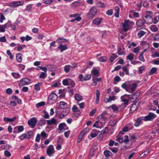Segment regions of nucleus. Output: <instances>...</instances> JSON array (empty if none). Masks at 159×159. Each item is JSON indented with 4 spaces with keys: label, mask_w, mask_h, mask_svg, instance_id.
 <instances>
[{
    "label": "nucleus",
    "mask_w": 159,
    "mask_h": 159,
    "mask_svg": "<svg viewBox=\"0 0 159 159\" xmlns=\"http://www.w3.org/2000/svg\"><path fill=\"white\" fill-rule=\"evenodd\" d=\"M98 11V8L96 6L92 7L90 9L89 12L87 14V16L89 19H92L97 14Z\"/></svg>",
    "instance_id": "obj_1"
},
{
    "label": "nucleus",
    "mask_w": 159,
    "mask_h": 159,
    "mask_svg": "<svg viewBox=\"0 0 159 159\" xmlns=\"http://www.w3.org/2000/svg\"><path fill=\"white\" fill-rule=\"evenodd\" d=\"M157 115L153 113L149 112L148 115L145 116L143 120L145 121H152L153 119L156 118Z\"/></svg>",
    "instance_id": "obj_2"
},
{
    "label": "nucleus",
    "mask_w": 159,
    "mask_h": 159,
    "mask_svg": "<svg viewBox=\"0 0 159 159\" xmlns=\"http://www.w3.org/2000/svg\"><path fill=\"white\" fill-rule=\"evenodd\" d=\"M121 136H118V135L117 136L116 138H117L118 141L120 143H122L123 142L125 144L127 143L129 141L128 136L127 135L125 136V139H123V138L121 137Z\"/></svg>",
    "instance_id": "obj_3"
},
{
    "label": "nucleus",
    "mask_w": 159,
    "mask_h": 159,
    "mask_svg": "<svg viewBox=\"0 0 159 159\" xmlns=\"http://www.w3.org/2000/svg\"><path fill=\"white\" fill-rule=\"evenodd\" d=\"M58 98L57 95L55 93H52L49 96L48 100L51 103L55 102Z\"/></svg>",
    "instance_id": "obj_4"
},
{
    "label": "nucleus",
    "mask_w": 159,
    "mask_h": 159,
    "mask_svg": "<svg viewBox=\"0 0 159 159\" xmlns=\"http://www.w3.org/2000/svg\"><path fill=\"white\" fill-rule=\"evenodd\" d=\"M37 122V120L36 118L34 117L29 120L28 121V124L31 126L32 128H34L36 126Z\"/></svg>",
    "instance_id": "obj_5"
},
{
    "label": "nucleus",
    "mask_w": 159,
    "mask_h": 159,
    "mask_svg": "<svg viewBox=\"0 0 159 159\" xmlns=\"http://www.w3.org/2000/svg\"><path fill=\"white\" fill-rule=\"evenodd\" d=\"M129 20H125L124 22H122L121 25L122 27L123 30L124 31H126L128 30L129 28Z\"/></svg>",
    "instance_id": "obj_6"
},
{
    "label": "nucleus",
    "mask_w": 159,
    "mask_h": 159,
    "mask_svg": "<svg viewBox=\"0 0 159 159\" xmlns=\"http://www.w3.org/2000/svg\"><path fill=\"white\" fill-rule=\"evenodd\" d=\"M24 4V2L23 1L14 2L10 3L9 6L12 8H14L23 5Z\"/></svg>",
    "instance_id": "obj_7"
},
{
    "label": "nucleus",
    "mask_w": 159,
    "mask_h": 159,
    "mask_svg": "<svg viewBox=\"0 0 159 159\" xmlns=\"http://www.w3.org/2000/svg\"><path fill=\"white\" fill-rule=\"evenodd\" d=\"M46 152L49 157L51 156L52 154L54 153L55 151L52 145H50L48 147Z\"/></svg>",
    "instance_id": "obj_8"
},
{
    "label": "nucleus",
    "mask_w": 159,
    "mask_h": 159,
    "mask_svg": "<svg viewBox=\"0 0 159 159\" xmlns=\"http://www.w3.org/2000/svg\"><path fill=\"white\" fill-rule=\"evenodd\" d=\"M138 83H135L133 82H131L130 83V93L135 91L137 89Z\"/></svg>",
    "instance_id": "obj_9"
},
{
    "label": "nucleus",
    "mask_w": 159,
    "mask_h": 159,
    "mask_svg": "<svg viewBox=\"0 0 159 159\" xmlns=\"http://www.w3.org/2000/svg\"><path fill=\"white\" fill-rule=\"evenodd\" d=\"M139 94L140 91L137 90L135 93L132 95L131 97H130V101L132 102H134L138 98Z\"/></svg>",
    "instance_id": "obj_10"
},
{
    "label": "nucleus",
    "mask_w": 159,
    "mask_h": 159,
    "mask_svg": "<svg viewBox=\"0 0 159 159\" xmlns=\"http://www.w3.org/2000/svg\"><path fill=\"white\" fill-rule=\"evenodd\" d=\"M139 14L133 10L130 11V18H138L139 17Z\"/></svg>",
    "instance_id": "obj_11"
},
{
    "label": "nucleus",
    "mask_w": 159,
    "mask_h": 159,
    "mask_svg": "<svg viewBox=\"0 0 159 159\" xmlns=\"http://www.w3.org/2000/svg\"><path fill=\"white\" fill-rule=\"evenodd\" d=\"M86 132V131L85 130H83L82 131H81L80 134L79 135L78 139L77 140V142L80 143V142L83 137L85 133Z\"/></svg>",
    "instance_id": "obj_12"
},
{
    "label": "nucleus",
    "mask_w": 159,
    "mask_h": 159,
    "mask_svg": "<svg viewBox=\"0 0 159 159\" xmlns=\"http://www.w3.org/2000/svg\"><path fill=\"white\" fill-rule=\"evenodd\" d=\"M58 127L60 131L67 129L68 128L66 124L64 123H60Z\"/></svg>",
    "instance_id": "obj_13"
},
{
    "label": "nucleus",
    "mask_w": 159,
    "mask_h": 159,
    "mask_svg": "<svg viewBox=\"0 0 159 159\" xmlns=\"http://www.w3.org/2000/svg\"><path fill=\"white\" fill-rule=\"evenodd\" d=\"M47 122L48 125H57V120L54 118H52L51 120H47Z\"/></svg>",
    "instance_id": "obj_14"
},
{
    "label": "nucleus",
    "mask_w": 159,
    "mask_h": 159,
    "mask_svg": "<svg viewBox=\"0 0 159 159\" xmlns=\"http://www.w3.org/2000/svg\"><path fill=\"white\" fill-rule=\"evenodd\" d=\"M102 20V19L101 18H96L93 20V23L94 25H98L100 24Z\"/></svg>",
    "instance_id": "obj_15"
},
{
    "label": "nucleus",
    "mask_w": 159,
    "mask_h": 159,
    "mask_svg": "<svg viewBox=\"0 0 159 159\" xmlns=\"http://www.w3.org/2000/svg\"><path fill=\"white\" fill-rule=\"evenodd\" d=\"M69 107L67 104L63 101H61L60 102V108L61 109H65Z\"/></svg>",
    "instance_id": "obj_16"
},
{
    "label": "nucleus",
    "mask_w": 159,
    "mask_h": 159,
    "mask_svg": "<svg viewBox=\"0 0 159 159\" xmlns=\"http://www.w3.org/2000/svg\"><path fill=\"white\" fill-rule=\"evenodd\" d=\"M128 131V127L127 126H125L122 129V131H120L118 133V136H122L125 134V132Z\"/></svg>",
    "instance_id": "obj_17"
},
{
    "label": "nucleus",
    "mask_w": 159,
    "mask_h": 159,
    "mask_svg": "<svg viewBox=\"0 0 159 159\" xmlns=\"http://www.w3.org/2000/svg\"><path fill=\"white\" fill-rule=\"evenodd\" d=\"M16 119V117L15 116L12 118H9L4 117L3 118V120L5 122H12L15 121Z\"/></svg>",
    "instance_id": "obj_18"
},
{
    "label": "nucleus",
    "mask_w": 159,
    "mask_h": 159,
    "mask_svg": "<svg viewBox=\"0 0 159 159\" xmlns=\"http://www.w3.org/2000/svg\"><path fill=\"white\" fill-rule=\"evenodd\" d=\"M59 94H61L59 96V98H64L65 97V94L66 92L65 89L63 90L60 89L59 90Z\"/></svg>",
    "instance_id": "obj_19"
},
{
    "label": "nucleus",
    "mask_w": 159,
    "mask_h": 159,
    "mask_svg": "<svg viewBox=\"0 0 159 159\" xmlns=\"http://www.w3.org/2000/svg\"><path fill=\"white\" fill-rule=\"evenodd\" d=\"M150 29L153 32H156L158 30V28L156 25H152L149 27Z\"/></svg>",
    "instance_id": "obj_20"
},
{
    "label": "nucleus",
    "mask_w": 159,
    "mask_h": 159,
    "mask_svg": "<svg viewBox=\"0 0 159 159\" xmlns=\"http://www.w3.org/2000/svg\"><path fill=\"white\" fill-rule=\"evenodd\" d=\"M58 48L61 50V52H62L64 50L67 49V48L66 45H63L62 44H60L58 47Z\"/></svg>",
    "instance_id": "obj_21"
},
{
    "label": "nucleus",
    "mask_w": 159,
    "mask_h": 159,
    "mask_svg": "<svg viewBox=\"0 0 159 159\" xmlns=\"http://www.w3.org/2000/svg\"><path fill=\"white\" fill-rule=\"evenodd\" d=\"M100 95V93L99 91L98 90H97L96 93V99L95 101V103L96 104H98L99 102V97Z\"/></svg>",
    "instance_id": "obj_22"
},
{
    "label": "nucleus",
    "mask_w": 159,
    "mask_h": 159,
    "mask_svg": "<svg viewBox=\"0 0 159 159\" xmlns=\"http://www.w3.org/2000/svg\"><path fill=\"white\" fill-rule=\"evenodd\" d=\"M56 41L58 43H60L67 42L68 41V40L66 39L60 37L57 39Z\"/></svg>",
    "instance_id": "obj_23"
},
{
    "label": "nucleus",
    "mask_w": 159,
    "mask_h": 159,
    "mask_svg": "<svg viewBox=\"0 0 159 159\" xmlns=\"http://www.w3.org/2000/svg\"><path fill=\"white\" fill-rule=\"evenodd\" d=\"M137 106L136 103H134L131 106L130 109V113L133 112L136 109Z\"/></svg>",
    "instance_id": "obj_24"
},
{
    "label": "nucleus",
    "mask_w": 159,
    "mask_h": 159,
    "mask_svg": "<svg viewBox=\"0 0 159 159\" xmlns=\"http://www.w3.org/2000/svg\"><path fill=\"white\" fill-rule=\"evenodd\" d=\"M22 54L20 53L17 54L16 55V57L17 61L19 62H21L22 61Z\"/></svg>",
    "instance_id": "obj_25"
},
{
    "label": "nucleus",
    "mask_w": 159,
    "mask_h": 159,
    "mask_svg": "<svg viewBox=\"0 0 159 159\" xmlns=\"http://www.w3.org/2000/svg\"><path fill=\"white\" fill-rule=\"evenodd\" d=\"M118 57V56L114 53L111 54V55L110 56V58L109 60L111 62H112L114 60Z\"/></svg>",
    "instance_id": "obj_26"
},
{
    "label": "nucleus",
    "mask_w": 159,
    "mask_h": 159,
    "mask_svg": "<svg viewBox=\"0 0 159 159\" xmlns=\"http://www.w3.org/2000/svg\"><path fill=\"white\" fill-rule=\"evenodd\" d=\"M124 97V96H121L120 98L121 99V101L124 103V104L125 105H128L129 99H125Z\"/></svg>",
    "instance_id": "obj_27"
},
{
    "label": "nucleus",
    "mask_w": 159,
    "mask_h": 159,
    "mask_svg": "<svg viewBox=\"0 0 159 159\" xmlns=\"http://www.w3.org/2000/svg\"><path fill=\"white\" fill-rule=\"evenodd\" d=\"M74 98L77 101H80L82 99V96L78 94H76L75 95Z\"/></svg>",
    "instance_id": "obj_28"
},
{
    "label": "nucleus",
    "mask_w": 159,
    "mask_h": 159,
    "mask_svg": "<svg viewBox=\"0 0 159 159\" xmlns=\"http://www.w3.org/2000/svg\"><path fill=\"white\" fill-rule=\"evenodd\" d=\"M91 73L96 76H99V71L95 69H93L91 71Z\"/></svg>",
    "instance_id": "obj_29"
},
{
    "label": "nucleus",
    "mask_w": 159,
    "mask_h": 159,
    "mask_svg": "<svg viewBox=\"0 0 159 159\" xmlns=\"http://www.w3.org/2000/svg\"><path fill=\"white\" fill-rule=\"evenodd\" d=\"M26 138L27 139H30L32 136L33 135V132L32 131H30L27 132L26 134Z\"/></svg>",
    "instance_id": "obj_30"
},
{
    "label": "nucleus",
    "mask_w": 159,
    "mask_h": 159,
    "mask_svg": "<svg viewBox=\"0 0 159 159\" xmlns=\"http://www.w3.org/2000/svg\"><path fill=\"white\" fill-rule=\"evenodd\" d=\"M42 85L41 82L38 83L34 85V89L36 91H39L40 90V86Z\"/></svg>",
    "instance_id": "obj_31"
},
{
    "label": "nucleus",
    "mask_w": 159,
    "mask_h": 159,
    "mask_svg": "<svg viewBox=\"0 0 159 159\" xmlns=\"http://www.w3.org/2000/svg\"><path fill=\"white\" fill-rule=\"evenodd\" d=\"M81 3L79 1H75L72 4V7H77L78 6H80L81 5Z\"/></svg>",
    "instance_id": "obj_32"
},
{
    "label": "nucleus",
    "mask_w": 159,
    "mask_h": 159,
    "mask_svg": "<svg viewBox=\"0 0 159 159\" xmlns=\"http://www.w3.org/2000/svg\"><path fill=\"white\" fill-rule=\"evenodd\" d=\"M71 68V66L70 65H67L65 66L64 67V70L66 73H68L70 71Z\"/></svg>",
    "instance_id": "obj_33"
},
{
    "label": "nucleus",
    "mask_w": 159,
    "mask_h": 159,
    "mask_svg": "<svg viewBox=\"0 0 159 159\" xmlns=\"http://www.w3.org/2000/svg\"><path fill=\"white\" fill-rule=\"evenodd\" d=\"M98 118L99 120H100L102 121H105L107 119V117H105V116H103L102 115H100L98 116Z\"/></svg>",
    "instance_id": "obj_34"
},
{
    "label": "nucleus",
    "mask_w": 159,
    "mask_h": 159,
    "mask_svg": "<svg viewBox=\"0 0 159 159\" xmlns=\"http://www.w3.org/2000/svg\"><path fill=\"white\" fill-rule=\"evenodd\" d=\"M142 122V119L140 118H138L136 121L134 123V125L136 126H138L140 125V123Z\"/></svg>",
    "instance_id": "obj_35"
},
{
    "label": "nucleus",
    "mask_w": 159,
    "mask_h": 159,
    "mask_svg": "<svg viewBox=\"0 0 159 159\" xmlns=\"http://www.w3.org/2000/svg\"><path fill=\"white\" fill-rule=\"evenodd\" d=\"M93 131L94 132H96L94 133H92L90 134V136L92 138H93L96 137L98 134L99 133V131L98 130H97L95 129H93Z\"/></svg>",
    "instance_id": "obj_36"
},
{
    "label": "nucleus",
    "mask_w": 159,
    "mask_h": 159,
    "mask_svg": "<svg viewBox=\"0 0 159 159\" xmlns=\"http://www.w3.org/2000/svg\"><path fill=\"white\" fill-rule=\"evenodd\" d=\"M145 23H146L144 21H143L142 20H139L136 23V25H137L139 26H141L143 25Z\"/></svg>",
    "instance_id": "obj_37"
},
{
    "label": "nucleus",
    "mask_w": 159,
    "mask_h": 159,
    "mask_svg": "<svg viewBox=\"0 0 159 159\" xmlns=\"http://www.w3.org/2000/svg\"><path fill=\"white\" fill-rule=\"evenodd\" d=\"M11 75L15 78L16 79L19 78L20 76V75L19 73L16 72L12 73Z\"/></svg>",
    "instance_id": "obj_38"
},
{
    "label": "nucleus",
    "mask_w": 159,
    "mask_h": 159,
    "mask_svg": "<svg viewBox=\"0 0 159 159\" xmlns=\"http://www.w3.org/2000/svg\"><path fill=\"white\" fill-rule=\"evenodd\" d=\"M45 124V120L44 119H41L39 121L38 123V125L39 126H42L43 125H44Z\"/></svg>",
    "instance_id": "obj_39"
},
{
    "label": "nucleus",
    "mask_w": 159,
    "mask_h": 159,
    "mask_svg": "<svg viewBox=\"0 0 159 159\" xmlns=\"http://www.w3.org/2000/svg\"><path fill=\"white\" fill-rule=\"evenodd\" d=\"M146 34V32L143 30H140L138 34V36L139 38H141Z\"/></svg>",
    "instance_id": "obj_40"
},
{
    "label": "nucleus",
    "mask_w": 159,
    "mask_h": 159,
    "mask_svg": "<svg viewBox=\"0 0 159 159\" xmlns=\"http://www.w3.org/2000/svg\"><path fill=\"white\" fill-rule=\"evenodd\" d=\"M104 154L106 156V157H108L111 156V152L109 150H106L104 152Z\"/></svg>",
    "instance_id": "obj_41"
},
{
    "label": "nucleus",
    "mask_w": 159,
    "mask_h": 159,
    "mask_svg": "<svg viewBox=\"0 0 159 159\" xmlns=\"http://www.w3.org/2000/svg\"><path fill=\"white\" fill-rule=\"evenodd\" d=\"M127 82L125 83L122 84L121 85L122 87L125 89L127 91H128L129 90L128 86L127 84Z\"/></svg>",
    "instance_id": "obj_42"
},
{
    "label": "nucleus",
    "mask_w": 159,
    "mask_h": 159,
    "mask_svg": "<svg viewBox=\"0 0 159 159\" xmlns=\"http://www.w3.org/2000/svg\"><path fill=\"white\" fill-rule=\"evenodd\" d=\"M91 75L90 74H86L84 77V81L90 80L91 79Z\"/></svg>",
    "instance_id": "obj_43"
},
{
    "label": "nucleus",
    "mask_w": 159,
    "mask_h": 159,
    "mask_svg": "<svg viewBox=\"0 0 159 159\" xmlns=\"http://www.w3.org/2000/svg\"><path fill=\"white\" fill-rule=\"evenodd\" d=\"M37 69L38 70H43L44 72H46L47 71V68L45 67L39 66L37 67Z\"/></svg>",
    "instance_id": "obj_44"
},
{
    "label": "nucleus",
    "mask_w": 159,
    "mask_h": 159,
    "mask_svg": "<svg viewBox=\"0 0 159 159\" xmlns=\"http://www.w3.org/2000/svg\"><path fill=\"white\" fill-rule=\"evenodd\" d=\"M143 53L141 52L139 57V60L143 62L145 61V59L143 57Z\"/></svg>",
    "instance_id": "obj_45"
},
{
    "label": "nucleus",
    "mask_w": 159,
    "mask_h": 159,
    "mask_svg": "<svg viewBox=\"0 0 159 159\" xmlns=\"http://www.w3.org/2000/svg\"><path fill=\"white\" fill-rule=\"evenodd\" d=\"M27 84L26 83L25 81L23 79H22L20 80V83L19 84V86H22L24 85H26Z\"/></svg>",
    "instance_id": "obj_46"
},
{
    "label": "nucleus",
    "mask_w": 159,
    "mask_h": 159,
    "mask_svg": "<svg viewBox=\"0 0 159 159\" xmlns=\"http://www.w3.org/2000/svg\"><path fill=\"white\" fill-rule=\"evenodd\" d=\"M75 83L74 81L70 79H68V85H70L74 87L75 86Z\"/></svg>",
    "instance_id": "obj_47"
},
{
    "label": "nucleus",
    "mask_w": 159,
    "mask_h": 159,
    "mask_svg": "<svg viewBox=\"0 0 159 159\" xmlns=\"http://www.w3.org/2000/svg\"><path fill=\"white\" fill-rule=\"evenodd\" d=\"M98 60L101 62H105L107 61V59L106 57L103 56L99 58Z\"/></svg>",
    "instance_id": "obj_48"
},
{
    "label": "nucleus",
    "mask_w": 159,
    "mask_h": 159,
    "mask_svg": "<svg viewBox=\"0 0 159 159\" xmlns=\"http://www.w3.org/2000/svg\"><path fill=\"white\" fill-rule=\"evenodd\" d=\"M151 19L150 18H148L147 19H144V21L146 22V23L147 24H150L152 23V19L151 16Z\"/></svg>",
    "instance_id": "obj_49"
},
{
    "label": "nucleus",
    "mask_w": 159,
    "mask_h": 159,
    "mask_svg": "<svg viewBox=\"0 0 159 159\" xmlns=\"http://www.w3.org/2000/svg\"><path fill=\"white\" fill-rule=\"evenodd\" d=\"M78 77L79 79V81L81 82H83L84 81V76L82 74H80L79 75Z\"/></svg>",
    "instance_id": "obj_50"
},
{
    "label": "nucleus",
    "mask_w": 159,
    "mask_h": 159,
    "mask_svg": "<svg viewBox=\"0 0 159 159\" xmlns=\"http://www.w3.org/2000/svg\"><path fill=\"white\" fill-rule=\"evenodd\" d=\"M68 111H67L66 114H63L62 112L61 113L59 116V118L60 119H61L66 116L68 114Z\"/></svg>",
    "instance_id": "obj_51"
},
{
    "label": "nucleus",
    "mask_w": 159,
    "mask_h": 159,
    "mask_svg": "<svg viewBox=\"0 0 159 159\" xmlns=\"http://www.w3.org/2000/svg\"><path fill=\"white\" fill-rule=\"evenodd\" d=\"M115 99V97L114 96H110L109 97V98L107 99V101L106 103H107L108 102H110L112 100H114Z\"/></svg>",
    "instance_id": "obj_52"
},
{
    "label": "nucleus",
    "mask_w": 159,
    "mask_h": 159,
    "mask_svg": "<svg viewBox=\"0 0 159 159\" xmlns=\"http://www.w3.org/2000/svg\"><path fill=\"white\" fill-rule=\"evenodd\" d=\"M152 14V12L151 11H147L146 12V15L144 16L145 19H147L148 18H149L151 19V16L149 15H148V14Z\"/></svg>",
    "instance_id": "obj_53"
},
{
    "label": "nucleus",
    "mask_w": 159,
    "mask_h": 159,
    "mask_svg": "<svg viewBox=\"0 0 159 159\" xmlns=\"http://www.w3.org/2000/svg\"><path fill=\"white\" fill-rule=\"evenodd\" d=\"M32 5L29 4L26 6V8H25V10L28 11H30L31 10Z\"/></svg>",
    "instance_id": "obj_54"
},
{
    "label": "nucleus",
    "mask_w": 159,
    "mask_h": 159,
    "mask_svg": "<svg viewBox=\"0 0 159 159\" xmlns=\"http://www.w3.org/2000/svg\"><path fill=\"white\" fill-rule=\"evenodd\" d=\"M81 19V17L80 16H77L76 17L75 19H72L70 20V22H73L75 21H80Z\"/></svg>",
    "instance_id": "obj_55"
},
{
    "label": "nucleus",
    "mask_w": 159,
    "mask_h": 159,
    "mask_svg": "<svg viewBox=\"0 0 159 159\" xmlns=\"http://www.w3.org/2000/svg\"><path fill=\"white\" fill-rule=\"evenodd\" d=\"M7 53L9 56L10 59H12L13 58V56L10 50H7Z\"/></svg>",
    "instance_id": "obj_56"
},
{
    "label": "nucleus",
    "mask_w": 159,
    "mask_h": 159,
    "mask_svg": "<svg viewBox=\"0 0 159 159\" xmlns=\"http://www.w3.org/2000/svg\"><path fill=\"white\" fill-rule=\"evenodd\" d=\"M45 102H42L39 103H37L36 105V107L37 108H39V107L43 106L45 104Z\"/></svg>",
    "instance_id": "obj_57"
},
{
    "label": "nucleus",
    "mask_w": 159,
    "mask_h": 159,
    "mask_svg": "<svg viewBox=\"0 0 159 159\" xmlns=\"http://www.w3.org/2000/svg\"><path fill=\"white\" fill-rule=\"evenodd\" d=\"M0 21L1 22H2L3 21L5 20V18L4 15L2 13H0Z\"/></svg>",
    "instance_id": "obj_58"
},
{
    "label": "nucleus",
    "mask_w": 159,
    "mask_h": 159,
    "mask_svg": "<svg viewBox=\"0 0 159 159\" xmlns=\"http://www.w3.org/2000/svg\"><path fill=\"white\" fill-rule=\"evenodd\" d=\"M4 154L7 157H9L11 156V154L10 152L7 150H5L4 151Z\"/></svg>",
    "instance_id": "obj_59"
},
{
    "label": "nucleus",
    "mask_w": 159,
    "mask_h": 159,
    "mask_svg": "<svg viewBox=\"0 0 159 159\" xmlns=\"http://www.w3.org/2000/svg\"><path fill=\"white\" fill-rule=\"evenodd\" d=\"M41 138L40 135L39 134H38L36 135L35 139V141L37 142H39Z\"/></svg>",
    "instance_id": "obj_60"
},
{
    "label": "nucleus",
    "mask_w": 159,
    "mask_h": 159,
    "mask_svg": "<svg viewBox=\"0 0 159 159\" xmlns=\"http://www.w3.org/2000/svg\"><path fill=\"white\" fill-rule=\"evenodd\" d=\"M111 107L114 111H117L118 110V107L115 104L112 105L111 106Z\"/></svg>",
    "instance_id": "obj_61"
},
{
    "label": "nucleus",
    "mask_w": 159,
    "mask_h": 159,
    "mask_svg": "<svg viewBox=\"0 0 159 159\" xmlns=\"http://www.w3.org/2000/svg\"><path fill=\"white\" fill-rule=\"evenodd\" d=\"M96 111V109H93L89 113V116H93V115L95 113Z\"/></svg>",
    "instance_id": "obj_62"
},
{
    "label": "nucleus",
    "mask_w": 159,
    "mask_h": 159,
    "mask_svg": "<svg viewBox=\"0 0 159 159\" xmlns=\"http://www.w3.org/2000/svg\"><path fill=\"white\" fill-rule=\"evenodd\" d=\"M108 131V128L107 127H106L103 129L101 131V133H102L103 134L107 133Z\"/></svg>",
    "instance_id": "obj_63"
},
{
    "label": "nucleus",
    "mask_w": 159,
    "mask_h": 159,
    "mask_svg": "<svg viewBox=\"0 0 159 159\" xmlns=\"http://www.w3.org/2000/svg\"><path fill=\"white\" fill-rule=\"evenodd\" d=\"M19 138L21 140H23L25 138H26V135L25 134H23L22 135H20L19 137Z\"/></svg>",
    "instance_id": "obj_64"
}]
</instances>
